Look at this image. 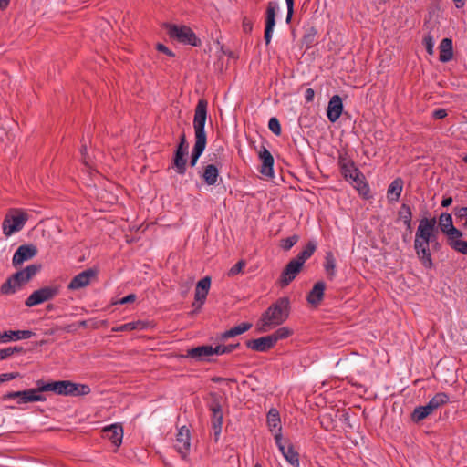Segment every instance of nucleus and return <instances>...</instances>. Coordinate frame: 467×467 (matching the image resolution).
<instances>
[{
    "label": "nucleus",
    "mask_w": 467,
    "mask_h": 467,
    "mask_svg": "<svg viewBox=\"0 0 467 467\" xmlns=\"http://www.w3.org/2000/svg\"><path fill=\"white\" fill-rule=\"evenodd\" d=\"M452 217L448 213H442L439 217V227L441 231L445 234L448 232V228L453 227Z\"/></svg>",
    "instance_id": "43"
},
{
    "label": "nucleus",
    "mask_w": 467,
    "mask_h": 467,
    "mask_svg": "<svg viewBox=\"0 0 467 467\" xmlns=\"http://www.w3.org/2000/svg\"><path fill=\"white\" fill-rule=\"evenodd\" d=\"M75 387L74 394H71L74 397L88 395L91 391L90 387L87 384L75 383Z\"/></svg>",
    "instance_id": "47"
},
{
    "label": "nucleus",
    "mask_w": 467,
    "mask_h": 467,
    "mask_svg": "<svg viewBox=\"0 0 467 467\" xmlns=\"http://www.w3.org/2000/svg\"><path fill=\"white\" fill-rule=\"evenodd\" d=\"M59 294L58 285L44 286L34 291L26 299V306L28 307L42 304L46 301L53 299Z\"/></svg>",
    "instance_id": "7"
},
{
    "label": "nucleus",
    "mask_w": 467,
    "mask_h": 467,
    "mask_svg": "<svg viewBox=\"0 0 467 467\" xmlns=\"http://www.w3.org/2000/svg\"><path fill=\"white\" fill-rule=\"evenodd\" d=\"M36 386H38V390H40V392L53 391L54 393L58 395L59 380L45 382L44 380L39 379L36 382Z\"/></svg>",
    "instance_id": "41"
},
{
    "label": "nucleus",
    "mask_w": 467,
    "mask_h": 467,
    "mask_svg": "<svg viewBox=\"0 0 467 467\" xmlns=\"http://www.w3.org/2000/svg\"><path fill=\"white\" fill-rule=\"evenodd\" d=\"M317 249V244L314 241H309L303 250L293 258L294 261L300 263V265H304L305 262L309 259Z\"/></svg>",
    "instance_id": "33"
},
{
    "label": "nucleus",
    "mask_w": 467,
    "mask_h": 467,
    "mask_svg": "<svg viewBox=\"0 0 467 467\" xmlns=\"http://www.w3.org/2000/svg\"><path fill=\"white\" fill-rule=\"evenodd\" d=\"M259 159L262 161L260 173L264 176L273 177L274 176V157L271 152L265 147L262 146L259 151Z\"/></svg>",
    "instance_id": "18"
},
{
    "label": "nucleus",
    "mask_w": 467,
    "mask_h": 467,
    "mask_svg": "<svg viewBox=\"0 0 467 467\" xmlns=\"http://www.w3.org/2000/svg\"><path fill=\"white\" fill-rule=\"evenodd\" d=\"M449 400H450V398H449L448 394H446L445 392H439L429 400L428 404L431 406V408L434 411L441 406L448 403Z\"/></svg>",
    "instance_id": "37"
},
{
    "label": "nucleus",
    "mask_w": 467,
    "mask_h": 467,
    "mask_svg": "<svg viewBox=\"0 0 467 467\" xmlns=\"http://www.w3.org/2000/svg\"><path fill=\"white\" fill-rule=\"evenodd\" d=\"M34 333L31 330H9L5 331L2 334V341L7 342L10 340H20V339H28L30 338Z\"/></svg>",
    "instance_id": "31"
},
{
    "label": "nucleus",
    "mask_w": 467,
    "mask_h": 467,
    "mask_svg": "<svg viewBox=\"0 0 467 467\" xmlns=\"http://www.w3.org/2000/svg\"><path fill=\"white\" fill-rule=\"evenodd\" d=\"M20 375L18 372L4 373L0 375V383L9 381L18 378Z\"/></svg>",
    "instance_id": "57"
},
{
    "label": "nucleus",
    "mask_w": 467,
    "mask_h": 467,
    "mask_svg": "<svg viewBox=\"0 0 467 467\" xmlns=\"http://www.w3.org/2000/svg\"><path fill=\"white\" fill-rule=\"evenodd\" d=\"M444 234L447 236V244L451 248L454 245V243L461 241V238L463 236L462 232L457 229L455 226L448 228V232Z\"/></svg>",
    "instance_id": "39"
},
{
    "label": "nucleus",
    "mask_w": 467,
    "mask_h": 467,
    "mask_svg": "<svg viewBox=\"0 0 467 467\" xmlns=\"http://www.w3.org/2000/svg\"><path fill=\"white\" fill-rule=\"evenodd\" d=\"M136 298H137V296L135 294H130V295L122 297L121 299H119L115 304L125 305V304L132 303L136 300Z\"/></svg>",
    "instance_id": "60"
},
{
    "label": "nucleus",
    "mask_w": 467,
    "mask_h": 467,
    "mask_svg": "<svg viewBox=\"0 0 467 467\" xmlns=\"http://www.w3.org/2000/svg\"><path fill=\"white\" fill-rule=\"evenodd\" d=\"M40 390H38V386L35 389H28L26 390H22V400H18V404L36 402V401H45L46 397L39 394Z\"/></svg>",
    "instance_id": "30"
},
{
    "label": "nucleus",
    "mask_w": 467,
    "mask_h": 467,
    "mask_svg": "<svg viewBox=\"0 0 467 467\" xmlns=\"http://www.w3.org/2000/svg\"><path fill=\"white\" fill-rule=\"evenodd\" d=\"M278 9V4L275 1H270L267 4L265 10V34L264 39L265 41V45H269L272 39L273 31L275 26V15L276 10Z\"/></svg>",
    "instance_id": "9"
},
{
    "label": "nucleus",
    "mask_w": 467,
    "mask_h": 467,
    "mask_svg": "<svg viewBox=\"0 0 467 467\" xmlns=\"http://www.w3.org/2000/svg\"><path fill=\"white\" fill-rule=\"evenodd\" d=\"M215 162V164L211 163L204 166L203 168L202 177L207 185H215L217 182V179L219 176L218 166H221V163L218 162L217 161Z\"/></svg>",
    "instance_id": "23"
},
{
    "label": "nucleus",
    "mask_w": 467,
    "mask_h": 467,
    "mask_svg": "<svg viewBox=\"0 0 467 467\" xmlns=\"http://www.w3.org/2000/svg\"><path fill=\"white\" fill-rule=\"evenodd\" d=\"M188 150H189V144H188V141L186 139V135L184 132H182L180 135L179 143L176 146L174 152H181V153L188 154Z\"/></svg>",
    "instance_id": "46"
},
{
    "label": "nucleus",
    "mask_w": 467,
    "mask_h": 467,
    "mask_svg": "<svg viewBox=\"0 0 467 467\" xmlns=\"http://www.w3.org/2000/svg\"><path fill=\"white\" fill-rule=\"evenodd\" d=\"M209 410L212 411V428L214 431L215 440L217 441L218 436L221 433L222 431V425H223V410L222 405L218 399H213L211 404L209 405Z\"/></svg>",
    "instance_id": "13"
},
{
    "label": "nucleus",
    "mask_w": 467,
    "mask_h": 467,
    "mask_svg": "<svg viewBox=\"0 0 467 467\" xmlns=\"http://www.w3.org/2000/svg\"><path fill=\"white\" fill-rule=\"evenodd\" d=\"M302 265H300V263H297L291 259L288 264L285 266L283 269L280 277L278 279L279 285L284 288L287 286L295 278L296 275L301 272Z\"/></svg>",
    "instance_id": "12"
},
{
    "label": "nucleus",
    "mask_w": 467,
    "mask_h": 467,
    "mask_svg": "<svg viewBox=\"0 0 467 467\" xmlns=\"http://www.w3.org/2000/svg\"><path fill=\"white\" fill-rule=\"evenodd\" d=\"M324 268L327 278L333 280L336 275V259L330 251L326 253Z\"/></svg>",
    "instance_id": "36"
},
{
    "label": "nucleus",
    "mask_w": 467,
    "mask_h": 467,
    "mask_svg": "<svg viewBox=\"0 0 467 467\" xmlns=\"http://www.w3.org/2000/svg\"><path fill=\"white\" fill-rule=\"evenodd\" d=\"M292 335L293 330L287 327H279L273 334H270L275 345H276L279 340L288 338Z\"/></svg>",
    "instance_id": "40"
},
{
    "label": "nucleus",
    "mask_w": 467,
    "mask_h": 467,
    "mask_svg": "<svg viewBox=\"0 0 467 467\" xmlns=\"http://www.w3.org/2000/svg\"><path fill=\"white\" fill-rule=\"evenodd\" d=\"M245 265H246V262L244 260L238 261L234 265H233L229 269L227 275L229 277L235 276L236 275L240 274L243 271V269L244 268Z\"/></svg>",
    "instance_id": "49"
},
{
    "label": "nucleus",
    "mask_w": 467,
    "mask_h": 467,
    "mask_svg": "<svg viewBox=\"0 0 467 467\" xmlns=\"http://www.w3.org/2000/svg\"><path fill=\"white\" fill-rule=\"evenodd\" d=\"M145 327L144 323L141 321L129 322L119 327H113L112 332H122V331H132L135 329H143Z\"/></svg>",
    "instance_id": "42"
},
{
    "label": "nucleus",
    "mask_w": 467,
    "mask_h": 467,
    "mask_svg": "<svg viewBox=\"0 0 467 467\" xmlns=\"http://www.w3.org/2000/svg\"><path fill=\"white\" fill-rule=\"evenodd\" d=\"M81 161L86 166H89L90 158L87 153V146L83 144L80 149Z\"/></svg>",
    "instance_id": "59"
},
{
    "label": "nucleus",
    "mask_w": 467,
    "mask_h": 467,
    "mask_svg": "<svg viewBox=\"0 0 467 467\" xmlns=\"http://www.w3.org/2000/svg\"><path fill=\"white\" fill-rule=\"evenodd\" d=\"M156 49L159 51V52H161L165 55H167L168 57H175V54L172 50H171L169 47H167L164 44L162 43H157L156 45Z\"/></svg>",
    "instance_id": "55"
},
{
    "label": "nucleus",
    "mask_w": 467,
    "mask_h": 467,
    "mask_svg": "<svg viewBox=\"0 0 467 467\" xmlns=\"http://www.w3.org/2000/svg\"><path fill=\"white\" fill-rule=\"evenodd\" d=\"M315 97V91L313 88H306L305 91V99L306 102H312Z\"/></svg>",
    "instance_id": "61"
},
{
    "label": "nucleus",
    "mask_w": 467,
    "mask_h": 467,
    "mask_svg": "<svg viewBox=\"0 0 467 467\" xmlns=\"http://www.w3.org/2000/svg\"><path fill=\"white\" fill-rule=\"evenodd\" d=\"M453 212L457 219L462 220L467 217V207H455Z\"/></svg>",
    "instance_id": "56"
},
{
    "label": "nucleus",
    "mask_w": 467,
    "mask_h": 467,
    "mask_svg": "<svg viewBox=\"0 0 467 467\" xmlns=\"http://www.w3.org/2000/svg\"><path fill=\"white\" fill-rule=\"evenodd\" d=\"M75 382L70 380H59L58 395L71 396V394H74L73 389H75Z\"/></svg>",
    "instance_id": "44"
},
{
    "label": "nucleus",
    "mask_w": 467,
    "mask_h": 467,
    "mask_svg": "<svg viewBox=\"0 0 467 467\" xmlns=\"http://www.w3.org/2000/svg\"><path fill=\"white\" fill-rule=\"evenodd\" d=\"M290 314V300L286 296L278 298L261 315L258 321V330L267 332L271 328L285 323Z\"/></svg>",
    "instance_id": "2"
},
{
    "label": "nucleus",
    "mask_w": 467,
    "mask_h": 467,
    "mask_svg": "<svg viewBox=\"0 0 467 467\" xmlns=\"http://www.w3.org/2000/svg\"><path fill=\"white\" fill-rule=\"evenodd\" d=\"M42 268L40 264H32L10 275L1 285L2 295H13L16 290L28 283Z\"/></svg>",
    "instance_id": "3"
},
{
    "label": "nucleus",
    "mask_w": 467,
    "mask_h": 467,
    "mask_svg": "<svg viewBox=\"0 0 467 467\" xmlns=\"http://www.w3.org/2000/svg\"><path fill=\"white\" fill-rule=\"evenodd\" d=\"M431 245L433 251H440L441 244L438 242V231L431 235Z\"/></svg>",
    "instance_id": "58"
},
{
    "label": "nucleus",
    "mask_w": 467,
    "mask_h": 467,
    "mask_svg": "<svg viewBox=\"0 0 467 467\" xmlns=\"http://www.w3.org/2000/svg\"><path fill=\"white\" fill-rule=\"evenodd\" d=\"M248 348L257 352H267L275 348V343L270 335L255 339H249L245 342Z\"/></svg>",
    "instance_id": "19"
},
{
    "label": "nucleus",
    "mask_w": 467,
    "mask_h": 467,
    "mask_svg": "<svg viewBox=\"0 0 467 467\" xmlns=\"http://www.w3.org/2000/svg\"><path fill=\"white\" fill-rule=\"evenodd\" d=\"M349 182H351L355 189L364 199L368 200L371 198L369 185L367 182L364 174L360 171L356 172Z\"/></svg>",
    "instance_id": "22"
},
{
    "label": "nucleus",
    "mask_w": 467,
    "mask_h": 467,
    "mask_svg": "<svg viewBox=\"0 0 467 467\" xmlns=\"http://www.w3.org/2000/svg\"><path fill=\"white\" fill-rule=\"evenodd\" d=\"M298 236L296 234H294L292 236H289L287 238L281 240V247L285 251L290 250L297 242H298Z\"/></svg>",
    "instance_id": "48"
},
{
    "label": "nucleus",
    "mask_w": 467,
    "mask_h": 467,
    "mask_svg": "<svg viewBox=\"0 0 467 467\" xmlns=\"http://www.w3.org/2000/svg\"><path fill=\"white\" fill-rule=\"evenodd\" d=\"M343 112V102L339 95H334L327 106V117L330 122H336Z\"/></svg>",
    "instance_id": "20"
},
{
    "label": "nucleus",
    "mask_w": 467,
    "mask_h": 467,
    "mask_svg": "<svg viewBox=\"0 0 467 467\" xmlns=\"http://www.w3.org/2000/svg\"><path fill=\"white\" fill-rule=\"evenodd\" d=\"M211 286V277L205 276L202 278L196 285L194 298L202 305L204 303Z\"/></svg>",
    "instance_id": "25"
},
{
    "label": "nucleus",
    "mask_w": 467,
    "mask_h": 467,
    "mask_svg": "<svg viewBox=\"0 0 467 467\" xmlns=\"http://www.w3.org/2000/svg\"><path fill=\"white\" fill-rule=\"evenodd\" d=\"M98 276V270L96 268L86 269L77 275H75L69 282L67 288L69 290H78L88 286L93 279Z\"/></svg>",
    "instance_id": "10"
},
{
    "label": "nucleus",
    "mask_w": 467,
    "mask_h": 467,
    "mask_svg": "<svg viewBox=\"0 0 467 467\" xmlns=\"http://www.w3.org/2000/svg\"><path fill=\"white\" fill-rule=\"evenodd\" d=\"M28 218L29 216L26 211L22 209H11L5 215L2 223L4 234L10 236L19 232L23 229Z\"/></svg>",
    "instance_id": "5"
},
{
    "label": "nucleus",
    "mask_w": 467,
    "mask_h": 467,
    "mask_svg": "<svg viewBox=\"0 0 467 467\" xmlns=\"http://www.w3.org/2000/svg\"><path fill=\"white\" fill-rule=\"evenodd\" d=\"M441 62H449L453 57V46L451 38H443L439 46Z\"/></svg>",
    "instance_id": "26"
},
{
    "label": "nucleus",
    "mask_w": 467,
    "mask_h": 467,
    "mask_svg": "<svg viewBox=\"0 0 467 467\" xmlns=\"http://www.w3.org/2000/svg\"><path fill=\"white\" fill-rule=\"evenodd\" d=\"M431 241L428 239H420L415 236L414 240V250L418 256V259L421 265L427 268L431 269L433 267V262L431 254Z\"/></svg>",
    "instance_id": "8"
},
{
    "label": "nucleus",
    "mask_w": 467,
    "mask_h": 467,
    "mask_svg": "<svg viewBox=\"0 0 467 467\" xmlns=\"http://www.w3.org/2000/svg\"><path fill=\"white\" fill-rule=\"evenodd\" d=\"M398 220H401L409 234L412 232V210L407 203H402L398 211Z\"/></svg>",
    "instance_id": "28"
},
{
    "label": "nucleus",
    "mask_w": 467,
    "mask_h": 467,
    "mask_svg": "<svg viewBox=\"0 0 467 467\" xmlns=\"http://www.w3.org/2000/svg\"><path fill=\"white\" fill-rule=\"evenodd\" d=\"M326 284L324 281L317 282L306 296V301L314 307L318 306L325 295Z\"/></svg>",
    "instance_id": "21"
},
{
    "label": "nucleus",
    "mask_w": 467,
    "mask_h": 467,
    "mask_svg": "<svg viewBox=\"0 0 467 467\" xmlns=\"http://www.w3.org/2000/svg\"><path fill=\"white\" fill-rule=\"evenodd\" d=\"M214 355V348L210 345H202L187 351V357L197 360H203L205 357Z\"/></svg>",
    "instance_id": "27"
},
{
    "label": "nucleus",
    "mask_w": 467,
    "mask_h": 467,
    "mask_svg": "<svg viewBox=\"0 0 467 467\" xmlns=\"http://www.w3.org/2000/svg\"><path fill=\"white\" fill-rule=\"evenodd\" d=\"M253 327L252 323H249V322H243L234 327L233 330H234V333L236 336H239L246 331H248L251 327Z\"/></svg>",
    "instance_id": "51"
},
{
    "label": "nucleus",
    "mask_w": 467,
    "mask_h": 467,
    "mask_svg": "<svg viewBox=\"0 0 467 467\" xmlns=\"http://www.w3.org/2000/svg\"><path fill=\"white\" fill-rule=\"evenodd\" d=\"M275 444L285 459L294 467H299V453L289 440L283 439L282 433L275 434Z\"/></svg>",
    "instance_id": "6"
},
{
    "label": "nucleus",
    "mask_w": 467,
    "mask_h": 467,
    "mask_svg": "<svg viewBox=\"0 0 467 467\" xmlns=\"http://www.w3.org/2000/svg\"><path fill=\"white\" fill-rule=\"evenodd\" d=\"M186 153L174 152L172 158V166L176 171V173L180 175H184L187 171V159Z\"/></svg>",
    "instance_id": "32"
},
{
    "label": "nucleus",
    "mask_w": 467,
    "mask_h": 467,
    "mask_svg": "<svg viewBox=\"0 0 467 467\" xmlns=\"http://www.w3.org/2000/svg\"><path fill=\"white\" fill-rule=\"evenodd\" d=\"M102 437L112 442L116 447H119L123 439V429L120 424H111L104 427L101 431Z\"/></svg>",
    "instance_id": "17"
},
{
    "label": "nucleus",
    "mask_w": 467,
    "mask_h": 467,
    "mask_svg": "<svg viewBox=\"0 0 467 467\" xmlns=\"http://www.w3.org/2000/svg\"><path fill=\"white\" fill-rule=\"evenodd\" d=\"M37 254V249L33 244H23L20 245L15 252L12 258V265L17 268L25 261L33 258Z\"/></svg>",
    "instance_id": "14"
},
{
    "label": "nucleus",
    "mask_w": 467,
    "mask_h": 467,
    "mask_svg": "<svg viewBox=\"0 0 467 467\" xmlns=\"http://www.w3.org/2000/svg\"><path fill=\"white\" fill-rule=\"evenodd\" d=\"M207 108L208 101L204 99H201L198 100L197 105L194 109V117H193V129H194V137L195 143L192 150L191 158H190V166L194 167L203 153L206 144H207V136L204 130L206 119H207Z\"/></svg>",
    "instance_id": "1"
},
{
    "label": "nucleus",
    "mask_w": 467,
    "mask_h": 467,
    "mask_svg": "<svg viewBox=\"0 0 467 467\" xmlns=\"http://www.w3.org/2000/svg\"><path fill=\"white\" fill-rule=\"evenodd\" d=\"M403 185L404 182L400 177H398L391 182L387 191V198L389 202L399 201L403 190Z\"/></svg>",
    "instance_id": "24"
},
{
    "label": "nucleus",
    "mask_w": 467,
    "mask_h": 467,
    "mask_svg": "<svg viewBox=\"0 0 467 467\" xmlns=\"http://www.w3.org/2000/svg\"><path fill=\"white\" fill-rule=\"evenodd\" d=\"M8 348H9L10 356H13L14 354L26 353V350L23 347L15 346V347H8Z\"/></svg>",
    "instance_id": "63"
},
{
    "label": "nucleus",
    "mask_w": 467,
    "mask_h": 467,
    "mask_svg": "<svg viewBox=\"0 0 467 467\" xmlns=\"http://www.w3.org/2000/svg\"><path fill=\"white\" fill-rule=\"evenodd\" d=\"M447 116V111L445 109H436L433 112V117L436 119H442Z\"/></svg>",
    "instance_id": "64"
},
{
    "label": "nucleus",
    "mask_w": 467,
    "mask_h": 467,
    "mask_svg": "<svg viewBox=\"0 0 467 467\" xmlns=\"http://www.w3.org/2000/svg\"><path fill=\"white\" fill-rule=\"evenodd\" d=\"M164 26L167 29V34L171 39L176 40L183 45H190L192 47H200L202 45L201 39L188 26H179L167 23Z\"/></svg>",
    "instance_id": "4"
},
{
    "label": "nucleus",
    "mask_w": 467,
    "mask_h": 467,
    "mask_svg": "<svg viewBox=\"0 0 467 467\" xmlns=\"http://www.w3.org/2000/svg\"><path fill=\"white\" fill-rule=\"evenodd\" d=\"M317 249V244L314 241H309L303 250L293 258L294 261L300 263V265H304L305 262L309 259Z\"/></svg>",
    "instance_id": "34"
},
{
    "label": "nucleus",
    "mask_w": 467,
    "mask_h": 467,
    "mask_svg": "<svg viewBox=\"0 0 467 467\" xmlns=\"http://www.w3.org/2000/svg\"><path fill=\"white\" fill-rule=\"evenodd\" d=\"M253 26H254L253 21L250 18H248L247 16H244L243 21H242L243 31L246 34H250L253 30Z\"/></svg>",
    "instance_id": "54"
},
{
    "label": "nucleus",
    "mask_w": 467,
    "mask_h": 467,
    "mask_svg": "<svg viewBox=\"0 0 467 467\" xmlns=\"http://www.w3.org/2000/svg\"><path fill=\"white\" fill-rule=\"evenodd\" d=\"M267 425L269 431L274 433H282L281 420L279 411L276 409H271L267 413Z\"/></svg>",
    "instance_id": "29"
},
{
    "label": "nucleus",
    "mask_w": 467,
    "mask_h": 467,
    "mask_svg": "<svg viewBox=\"0 0 467 467\" xmlns=\"http://www.w3.org/2000/svg\"><path fill=\"white\" fill-rule=\"evenodd\" d=\"M338 166L340 172L346 181H350L352 176L356 172L359 171V169L356 166L352 159L347 154H340L338 157Z\"/></svg>",
    "instance_id": "16"
},
{
    "label": "nucleus",
    "mask_w": 467,
    "mask_h": 467,
    "mask_svg": "<svg viewBox=\"0 0 467 467\" xmlns=\"http://www.w3.org/2000/svg\"><path fill=\"white\" fill-rule=\"evenodd\" d=\"M431 413H433V410L428 403L424 406H418L411 413V420L415 423H419Z\"/></svg>",
    "instance_id": "35"
},
{
    "label": "nucleus",
    "mask_w": 467,
    "mask_h": 467,
    "mask_svg": "<svg viewBox=\"0 0 467 467\" xmlns=\"http://www.w3.org/2000/svg\"><path fill=\"white\" fill-rule=\"evenodd\" d=\"M240 347L239 343L236 344H229V345H218L214 347V354L215 355H223L233 352L234 349Z\"/></svg>",
    "instance_id": "45"
},
{
    "label": "nucleus",
    "mask_w": 467,
    "mask_h": 467,
    "mask_svg": "<svg viewBox=\"0 0 467 467\" xmlns=\"http://www.w3.org/2000/svg\"><path fill=\"white\" fill-rule=\"evenodd\" d=\"M438 231L435 217L423 218L420 221L415 236L431 241V235Z\"/></svg>",
    "instance_id": "15"
},
{
    "label": "nucleus",
    "mask_w": 467,
    "mask_h": 467,
    "mask_svg": "<svg viewBox=\"0 0 467 467\" xmlns=\"http://www.w3.org/2000/svg\"><path fill=\"white\" fill-rule=\"evenodd\" d=\"M191 448V433L189 428L182 426L178 429L175 449L182 459H186Z\"/></svg>",
    "instance_id": "11"
},
{
    "label": "nucleus",
    "mask_w": 467,
    "mask_h": 467,
    "mask_svg": "<svg viewBox=\"0 0 467 467\" xmlns=\"http://www.w3.org/2000/svg\"><path fill=\"white\" fill-rule=\"evenodd\" d=\"M269 130L276 136L281 134V124L277 118L272 117L268 121Z\"/></svg>",
    "instance_id": "50"
},
{
    "label": "nucleus",
    "mask_w": 467,
    "mask_h": 467,
    "mask_svg": "<svg viewBox=\"0 0 467 467\" xmlns=\"http://www.w3.org/2000/svg\"><path fill=\"white\" fill-rule=\"evenodd\" d=\"M423 44L426 47V51L428 54L432 55L433 54V47H434V42L432 36L428 34L423 38Z\"/></svg>",
    "instance_id": "53"
},
{
    "label": "nucleus",
    "mask_w": 467,
    "mask_h": 467,
    "mask_svg": "<svg viewBox=\"0 0 467 467\" xmlns=\"http://www.w3.org/2000/svg\"><path fill=\"white\" fill-rule=\"evenodd\" d=\"M454 251L467 255V241L461 240L458 243H454V245L451 247Z\"/></svg>",
    "instance_id": "52"
},
{
    "label": "nucleus",
    "mask_w": 467,
    "mask_h": 467,
    "mask_svg": "<svg viewBox=\"0 0 467 467\" xmlns=\"http://www.w3.org/2000/svg\"><path fill=\"white\" fill-rule=\"evenodd\" d=\"M235 337L233 328H230L220 335L221 340H226L228 338Z\"/></svg>",
    "instance_id": "62"
},
{
    "label": "nucleus",
    "mask_w": 467,
    "mask_h": 467,
    "mask_svg": "<svg viewBox=\"0 0 467 467\" xmlns=\"http://www.w3.org/2000/svg\"><path fill=\"white\" fill-rule=\"evenodd\" d=\"M317 35V30L311 26L309 27L302 37V44L305 45L306 49L311 48L316 44V36Z\"/></svg>",
    "instance_id": "38"
}]
</instances>
